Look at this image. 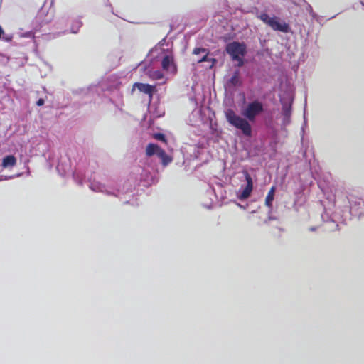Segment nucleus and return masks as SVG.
Wrapping results in <instances>:
<instances>
[{
	"label": "nucleus",
	"instance_id": "obj_1",
	"mask_svg": "<svg viewBox=\"0 0 364 364\" xmlns=\"http://www.w3.org/2000/svg\"><path fill=\"white\" fill-rule=\"evenodd\" d=\"M263 110L262 103L258 100H254L242 110V114L245 118L238 116L232 109H228L225 112V117L227 121L231 125L240 129L244 135L250 136L252 134V127L247 119L254 122L256 117L261 114Z\"/></svg>",
	"mask_w": 364,
	"mask_h": 364
},
{
	"label": "nucleus",
	"instance_id": "obj_2",
	"mask_svg": "<svg viewBox=\"0 0 364 364\" xmlns=\"http://www.w3.org/2000/svg\"><path fill=\"white\" fill-rule=\"evenodd\" d=\"M159 50L160 53L155 58L161 61V66L163 70L171 74H176L177 73V65L173 53L168 50H166L162 48H160Z\"/></svg>",
	"mask_w": 364,
	"mask_h": 364
},
{
	"label": "nucleus",
	"instance_id": "obj_3",
	"mask_svg": "<svg viewBox=\"0 0 364 364\" xmlns=\"http://www.w3.org/2000/svg\"><path fill=\"white\" fill-rule=\"evenodd\" d=\"M257 18L274 31L284 33L289 31V25L284 22H279L277 17H270L267 13H262L257 16Z\"/></svg>",
	"mask_w": 364,
	"mask_h": 364
},
{
	"label": "nucleus",
	"instance_id": "obj_4",
	"mask_svg": "<svg viewBox=\"0 0 364 364\" xmlns=\"http://www.w3.org/2000/svg\"><path fill=\"white\" fill-rule=\"evenodd\" d=\"M246 48V45L244 43L233 41L227 44L225 50L233 60L244 57L247 52Z\"/></svg>",
	"mask_w": 364,
	"mask_h": 364
},
{
	"label": "nucleus",
	"instance_id": "obj_5",
	"mask_svg": "<svg viewBox=\"0 0 364 364\" xmlns=\"http://www.w3.org/2000/svg\"><path fill=\"white\" fill-rule=\"evenodd\" d=\"M243 173L247 181V185L242 192L237 196L240 200H243L249 198L253 189V182L251 176L247 171H244Z\"/></svg>",
	"mask_w": 364,
	"mask_h": 364
},
{
	"label": "nucleus",
	"instance_id": "obj_6",
	"mask_svg": "<svg viewBox=\"0 0 364 364\" xmlns=\"http://www.w3.org/2000/svg\"><path fill=\"white\" fill-rule=\"evenodd\" d=\"M134 87H136L140 92L149 95L150 98L152 97L154 92L156 91L155 86L141 82L134 83Z\"/></svg>",
	"mask_w": 364,
	"mask_h": 364
},
{
	"label": "nucleus",
	"instance_id": "obj_7",
	"mask_svg": "<svg viewBox=\"0 0 364 364\" xmlns=\"http://www.w3.org/2000/svg\"><path fill=\"white\" fill-rule=\"evenodd\" d=\"M282 115L284 124H288L290 122V117L291 114V105L289 103L282 105Z\"/></svg>",
	"mask_w": 364,
	"mask_h": 364
},
{
	"label": "nucleus",
	"instance_id": "obj_8",
	"mask_svg": "<svg viewBox=\"0 0 364 364\" xmlns=\"http://www.w3.org/2000/svg\"><path fill=\"white\" fill-rule=\"evenodd\" d=\"M161 149V148H160L157 144L150 143L146 146V155L147 156H152L154 154L158 156V154Z\"/></svg>",
	"mask_w": 364,
	"mask_h": 364
},
{
	"label": "nucleus",
	"instance_id": "obj_9",
	"mask_svg": "<svg viewBox=\"0 0 364 364\" xmlns=\"http://www.w3.org/2000/svg\"><path fill=\"white\" fill-rule=\"evenodd\" d=\"M275 191H276V187L272 186L266 196L265 205L267 207H268L269 208H272V202L274 200Z\"/></svg>",
	"mask_w": 364,
	"mask_h": 364
},
{
	"label": "nucleus",
	"instance_id": "obj_10",
	"mask_svg": "<svg viewBox=\"0 0 364 364\" xmlns=\"http://www.w3.org/2000/svg\"><path fill=\"white\" fill-rule=\"evenodd\" d=\"M228 84L232 87H236L241 85V81L240 79V71L238 70L234 72L232 76L228 80Z\"/></svg>",
	"mask_w": 364,
	"mask_h": 364
},
{
	"label": "nucleus",
	"instance_id": "obj_11",
	"mask_svg": "<svg viewBox=\"0 0 364 364\" xmlns=\"http://www.w3.org/2000/svg\"><path fill=\"white\" fill-rule=\"evenodd\" d=\"M16 164V159L13 155H8L3 159L2 166L4 168L13 167Z\"/></svg>",
	"mask_w": 364,
	"mask_h": 364
},
{
	"label": "nucleus",
	"instance_id": "obj_12",
	"mask_svg": "<svg viewBox=\"0 0 364 364\" xmlns=\"http://www.w3.org/2000/svg\"><path fill=\"white\" fill-rule=\"evenodd\" d=\"M161 160L163 166H166L170 164L173 159L168 156L164 149H161L157 156Z\"/></svg>",
	"mask_w": 364,
	"mask_h": 364
},
{
	"label": "nucleus",
	"instance_id": "obj_13",
	"mask_svg": "<svg viewBox=\"0 0 364 364\" xmlns=\"http://www.w3.org/2000/svg\"><path fill=\"white\" fill-rule=\"evenodd\" d=\"M149 76L152 80H161L164 77V74L160 70L149 71Z\"/></svg>",
	"mask_w": 364,
	"mask_h": 364
},
{
	"label": "nucleus",
	"instance_id": "obj_14",
	"mask_svg": "<svg viewBox=\"0 0 364 364\" xmlns=\"http://www.w3.org/2000/svg\"><path fill=\"white\" fill-rule=\"evenodd\" d=\"M153 137L155 139L159 140V141H163L164 143L167 142L166 136L164 134H162V133H155V134H154Z\"/></svg>",
	"mask_w": 364,
	"mask_h": 364
},
{
	"label": "nucleus",
	"instance_id": "obj_15",
	"mask_svg": "<svg viewBox=\"0 0 364 364\" xmlns=\"http://www.w3.org/2000/svg\"><path fill=\"white\" fill-rule=\"evenodd\" d=\"M4 31L3 30V28H1V26H0V38H2L4 41H6V42H9L12 40V36H4Z\"/></svg>",
	"mask_w": 364,
	"mask_h": 364
},
{
	"label": "nucleus",
	"instance_id": "obj_16",
	"mask_svg": "<svg viewBox=\"0 0 364 364\" xmlns=\"http://www.w3.org/2000/svg\"><path fill=\"white\" fill-rule=\"evenodd\" d=\"M203 53H206V49L203 48H195L193 50V54L194 55H199Z\"/></svg>",
	"mask_w": 364,
	"mask_h": 364
},
{
	"label": "nucleus",
	"instance_id": "obj_17",
	"mask_svg": "<svg viewBox=\"0 0 364 364\" xmlns=\"http://www.w3.org/2000/svg\"><path fill=\"white\" fill-rule=\"evenodd\" d=\"M204 53V55L201 58L197 60L198 63H202V62H205V61L208 60V50L206 49V53Z\"/></svg>",
	"mask_w": 364,
	"mask_h": 364
},
{
	"label": "nucleus",
	"instance_id": "obj_18",
	"mask_svg": "<svg viewBox=\"0 0 364 364\" xmlns=\"http://www.w3.org/2000/svg\"><path fill=\"white\" fill-rule=\"evenodd\" d=\"M233 60H236L238 62L237 66H239V67L242 66L244 64L243 57H240L238 59H233Z\"/></svg>",
	"mask_w": 364,
	"mask_h": 364
},
{
	"label": "nucleus",
	"instance_id": "obj_19",
	"mask_svg": "<svg viewBox=\"0 0 364 364\" xmlns=\"http://www.w3.org/2000/svg\"><path fill=\"white\" fill-rule=\"evenodd\" d=\"M36 105L38 106H42L44 105V100L42 98L38 99V100L36 102Z\"/></svg>",
	"mask_w": 364,
	"mask_h": 364
}]
</instances>
